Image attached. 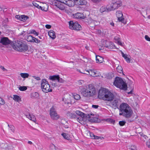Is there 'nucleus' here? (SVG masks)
Here are the masks:
<instances>
[{"mask_svg": "<svg viewBox=\"0 0 150 150\" xmlns=\"http://www.w3.org/2000/svg\"><path fill=\"white\" fill-rule=\"evenodd\" d=\"M86 133L87 134H89V137H91L92 139H93V138L95 137V135H94L93 133L92 132H91L89 131H86Z\"/></svg>", "mask_w": 150, "mask_h": 150, "instance_id": "nucleus-31", "label": "nucleus"}, {"mask_svg": "<svg viewBox=\"0 0 150 150\" xmlns=\"http://www.w3.org/2000/svg\"><path fill=\"white\" fill-rule=\"evenodd\" d=\"M35 42L37 43H42V41L35 38V39H34V41H33V42Z\"/></svg>", "mask_w": 150, "mask_h": 150, "instance_id": "nucleus-44", "label": "nucleus"}, {"mask_svg": "<svg viewBox=\"0 0 150 150\" xmlns=\"http://www.w3.org/2000/svg\"><path fill=\"white\" fill-rule=\"evenodd\" d=\"M11 42V41L9 40L8 38L3 37L1 38L0 40V43L4 45H8Z\"/></svg>", "mask_w": 150, "mask_h": 150, "instance_id": "nucleus-10", "label": "nucleus"}, {"mask_svg": "<svg viewBox=\"0 0 150 150\" xmlns=\"http://www.w3.org/2000/svg\"><path fill=\"white\" fill-rule=\"evenodd\" d=\"M16 18L19 20L23 21L25 22L26 21L28 18V17L25 15H16L15 16Z\"/></svg>", "mask_w": 150, "mask_h": 150, "instance_id": "nucleus-13", "label": "nucleus"}, {"mask_svg": "<svg viewBox=\"0 0 150 150\" xmlns=\"http://www.w3.org/2000/svg\"><path fill=\"white\" fill-rule=\"evenodd\" d=\"M130 150H137L136 146L134 145H132L129 148Z\"/></svg>", "mask_w": 150, "mask_h": 150, "instance_id": "nucleus-49", "label": "nucleus"}, {"mask_svg": "<svg viewBox=\"0 0 150 150\" xmlns=\"http://www.w3.org/2000/svg\"><path fill=\"white\" fill-rule=\"evenodd\" d=\"M81 73L86 74L87 75H90V73H89V70L87 71H84L83 72H81L79 71Z\"/></svg>", "mask_w": 150, "mask_h": 150, "instance_id": "nucleus-53", "label": "nucleus"}, {"mask_svg": "<svg viewBox=\"0 0 150 150\" xmlns=\"http://www.w3.org/2000/svg\"><path fill=\"white\" fill-rule=\"evenodd\" d=\"M110 24L112 26H114V24L113 22H110Z\"/></svg>", "mask_w": 150, "mask_h": 150, "instance_id": "nucleus-63", "label": "nucleus"}, {"mask_svg": "<svg viewBox=\"0 0 150 150\" xmlns=\"http://www.w3.org/2000/svg\"><path fill=\"white\" fill-rule=\"evenodd\" d=\"M14 46L15 50L20 52H25L28 50L27 45L22 41L17 40L15 42Z\"/></svg>", "mask_w": 150, "mask_h": 150, "instance_id": "nucleus-5", "label": "nucleus"}, {"mask_svg": "<svg viewBox=\"0 0 150 150\" xmlns=\"http://www.w3.org/2000/svg\"><path fill=\"white\" fill-rule=\"evenodd\" d=\"M146 145L149 148H150V139L146 142Z\"/></svg>", "mask_w": 150, "mask_h": 150, "instance_id": "nucleus-52", "label": "nucleus"}, {"mask_svg": "<svg viewBox=\"0 0 150 150\" xmlns=\"http://www.w3.org/2000/svg\"><path fill=\"white\" fill-rule=\"evenodd\" d=\"M98 107H99V106L98 105H92V107L94 108L97 109V108H98Z\"/></svg>", "mask_w": 150, "mask_h": 150, "instance_id": "nucleus-57", "label": "nucleus"}, {"mask_svg": "<svg viewBox=\"0 0 150 150\" xmlns=\"http://www.w3.org/2000/svg\"><path fill=\"white\" fill-rule=\"evenodd\" d=\"M8 127H9L10 128V130L13 132H14V127L12 125H10V126L8 124Z\"/></svg>", "mask_w": 150, "mask_h": 150, "instance_id": "nucleus-43", "label": "nucleus"}, {"mask_svg": "<svg viewBox=\"0 0 150 150\" xmlns=\"http://www.w3.org/2000/svg\"><path fill=\"white\" fill-rule=\"evenodd\" d=\"M120 115H122L126 118H130L132 117L133 112L131 107L126 103H122L120 106Z\"/></svg>", "mask_w": 150, "mask_h": 150, "instance_id": "nucleus-2", "label": "nucleus"}, {"mask_svg": "<svg viewBox=\"0 0 150 150\" xmlns=\"http://www.w3.org/2000/svg\"><path fill=\"white\" fill-rule=\"evenodd\" d=\"M126 122L125 121H120L119 122V124L120 126H123L125 125Z\"/></svg>", "mask_w": 150, "mask_h": 150, "instance_id": "nucleus-45", "label": "nucleus"}, {"mask_svg": "<svg viewBox=\"0 0 150 150\" xmlns=\"http://www.w3.org/2000/svg\"><path fill=\"white\" fill-rule=\"evenodd\" d=\"M116 16L119 21L125 24L126 23V22L125 21L124 18H122L123 15L121 11H117L116 12Z\"/></svg>", "mask_w": 150, "mask_h": 150, "instance_id": "nucleus-9", "label": "nucleus"}, {"mask_svg": "<svg viewBox=\"0 0 150 150\" xmlns=\"http://www.w3.org/2000/svg\"><path fill=\"white\" fill-rule=\"evenodd\" d=\"M115 48V46L114 45V44L111 42H110V44L109 46V49H114Z\"/></svg>", "mask_w": 150, "mask_h": 150, "instance_id": "nucleus-39", "label": "nucleus"}, {"mask_svg": "<svg viewBox=\"0 0 150 150\" xmlns=\"http://www.w3.org/2000/svg\"><path fill=\"white\" fill-rule=\"evenodd\" d=\"M133 89L130 92L128 93V94H131L132 93Z\"/></svg>", "mask_w": 150, "mask_h": 150, "instance_id": "nucleus-64", "label": "nucleus"}, {"mask_svg": "<svg viewBox=\"0 0 150 150\" xmlns=\"http://www.w3.org/2000/svg\"><path fill=\"white\" fill-rule=\"evenodd\" d=\"M76 113L77 115L80 116L82 117H85L86 115V114H84L79 110L76 111Z\"/></svg>", "mask_w": 150, "mask_h": 150, "instance_id": "nucleus-22", "label": "nucleus"}, {"mask_svg": "<svg viewBox=\"0 0 150 150\" xmlns=\"http://www.w3.org/2000/svg\"><path fill=\"white\" fill-rule=\"evenodd\" d=\"M145 38L146 40L148 41H150V38L148 35H145Z\"/></svg>", "mask_w": 150, "mask_h": 150, "instance_id": "nucleus-54", "label": "nucleus"}, {"mask_svg": "<svg viewBox=\"0 0 150 150\" xmlns=\"http://www.w3.org/2000/svg\"><path fill=\"white\" fill-rule=\"evenodd\" d=\"M57 81L58 82L62 83H64L65 82L64 80L62 78H60L59 76Z\"/></svg>", "mask_w": 150, "mask_h": 150, "instance_id": "nucleus-37", "label": "nucleus"}, {"mask_svg": "<svg viewBox=\"0 0 150 150\" xmlns=\"http://www.w3.org/2000/svg\"><path fill=\"white\" fill-rule=\"evenodd\" d=\"M34 6L37 8H38L40 9H42V8L40 6H39L38 4L36 3H33Z\"/></svg>", "mask_w": 150, "mask_h": 150, "instance_id": "nucleus-47", "label": "nucleus"}, {"mask_svg": "<svg viewBox=\"0 0 150 150\" xmlns=\"http://www.w3.org/2000/svg\"><path fill=\"white\" fill-rule=\"evenodd\" d=\"M31 97L34 98H36L39 96L38 93L36 92L33 93L31 95Z\"/></svg>", "mask_w": 150, "mask_h": 150, "instance_id": "nucleus-30", "label": "nucleus"}, {"mask_svg": "<svg viewBox=\"0 0 150 150\" xmlns=\"http://www.w3.org/2000/svg\"><path fill=\"white\" fill-rule=\"evenodd\" d=\"M74 98L76 100H79L80 98V96L79 94H75L74 95Z\"/></svg>", "mask_w": 150, "mask_h": 150, "instance_id": "nucleus-40", "label": "nucleus"}, {"mask_svg": "<svg viewBox=\"0 0 150 150\" xmlns=\"http://www.w3.org/2000/svg\"><path fill=\"white\" fill-rule=\"evenodd\" d=\"M0 68H1L2 69L3 71H5V70H6V69H5L3 66H1L0 67Z\"/></svg>", "mask_w": 150, "mask_h": 150, "instance_id": "nucleus-62", "label": "nucleus"}, {"mask_svg": "<svg viewBox=\"0 0 150 150\" xmlns=\"http://www.w3.org/2000/svg\"><path fill=\"white\" fill-rule=\"evenodd\" d=\"M20 75L22 77L24 78H28L29 76L28 73H21Z\"/></svg>", "mask_w": 150, "mask_h": 150, "instance_id": "nucleus-32", "label": "nucleus"}, {"mask_svg": "<svg viewBox=\"0 0 150 150\" xmlns=\"http://www.w3.org/2000/svg\"><path fill=\"white\" fill-rule=\"evenodd\" d=\"M117 71L120 73H123L122 68L121 66H118L116 68Z\"/></svg>", "mask_w": 150, "mask_h": 150, "instance_id": "nucleus-33", "label": "nucleus"}, {"mask_svg": "<svg viewBox=\"0 0 150 150\" xmlns=\"http://www.w3.org/2000/svg\"><path fill=\"white\" fill-rule=\"evenodd\" d=\"M81 93L85 97L93 96L96 93V89L92 85L90 84L82 89Z\"/></svg>", "mask_w": 150, "mask_h": 150, "instance_id": "nucleus-3", "label": "nucleus"}, {"mask_svg": "<svg viewBox=\"0 0 150 150\" xmlns=\"http://www.w3.org/2000/svg\"><path fill=\"white\" fill-rule=\"evenodd\" d=\"M109 121L111 123L114 124L115 123V120L112 119H110L109 120Z\"/></svg>", "mask_w": 150, "mask_h": 150, "instance_id": "nucleus-56", "label": "nucleus"}, {"mask_svg": "<svg viewBox=\"0 0 150 150\" xmlns=\"http://www.w3.org/2000/svg\"><path fill=\"white\" fill-rule=\"evenodd\" d=\"M88 73H90V76L94 77L99 76V74L98 72L94 69H89Z\"/></svg>", "mask_w": 150, "mask_h": 150, "instance_id": "nucleus-11", "label": "nucleus"}, {"mask_svg": "<svg viewBox=\"0 0 150 150\" xmlns=\"http://www.w3.org/2000/svg\"><path fill=\"white\" fill-rule=\"evenodd\" d=\"M67 115L69 117L71 118H75L76 117V115L75 114L68 113Z\"/></svg>", "mask_w": 150, "mask_h": 150, "instance_id": "nucleus-26", "label": "nucleus"}, {"mask_svg": "<svg viewBox=\"0 0 150 150\" xmlns=\"http://www.w3.org/2000/svg\"><path fill=\"white\" fill-rule=\"evenodd\" d=\"M95 137L93 138V139H104V138L103 137H98L97 136H95Z\"/></svg>", "mask_w": 150, "mask_h": 150, "instance_id": "nucleus-46", "label": "nucleus"}, {"mask_svg": "<svg viewBox=\"0 0 150 150\" xmlns=\"http://www.w3.org/2000/svg\"><path fill=\"white\" fill-rule=\"evenodd\" d=\"M59 76L58 75H54L52 76H50L49 77V79L52 81L58 80L59 78Z\"/></svg>", "mask_w": 150, "mask_h": 150, "instance_id": "nucleus-24", "label": "nucleus"}, {"mask_svg": "<svg viewBox=\"0 0 150 150\" xmlns=\"http://www.w3.org/2000/svg\"><path fill=\"white\" fill-rule=\"evenodd\" d=\"M93 115V114H91L90 115L89 114H86V115L85 117H86L89 121L91 122H94L96 121V118L94 117Z\"/></svg>", "mask_w": 150, "mask_h": 150, "instance_id": "nucleus-12", "label": "nucleus"}, {"mask_svg": "<svg viewBox=\"0 0 150 150\" xmlns=\"http://www.w3.org/2000/svg\"><path fill=\"white\" fill-rule=\"evenodd\" d=\"M115 39L116 40L117 42L118 45H121L122 46H123V43H122L120 41L119 38H115Z\"/></svg>", "mask_w": 150, "mask_h": 150, "instance_id": "nucleus-41", "label": "nucleus"}, {"mask_svg": "<svg viewBox=\"0 0 150 150\" xmlns=\"http://www.w3.org/2000/svg\"><path fill=\"white\" fill-rule=\"evenodd\" d=\"M69 28L71 30L73 29L74 23L73 21H71L69 22Z\"/></svg>", "mask_w": 150, "mask_h": 150, "instance_id": "nucleus-25", "label": "nucleus"}, {"mask_svg": "<svg viewBox=\"0 0 150 150\" xmlns=\"http://www.w3.org/2000/svg\"><path fill=\"white\" fill-rule=\"evenodd\" d=\"M50 149V150H56L55 146L53 144L51 145Z\"/></svg>", "mask_w": 150, "mask_h": 150, "instance_id": "nucleus-50", "label": "nucleus"}, {"mask_svg": "<svg viewBox=\"0 0 150 150\" xmlns=\"http://www.w3.org/2000/svg\"><path fill=\"white\" fill-rule=\"evenodd\" d=\"M48 35L52 39H54L56 38L55 33L52 30H50L48 32Z\"/></svg>", "mask_w": 150, "mask_h": 150, "instance_id": "nucleus-17", "label": "nucleus"}, {"mask_svg": "<svg viewBox=\"0 0 150 150\" xmlns=\"http://www.w3.org/2000/svg\"><path fill=\"white\" fill-rule=\"evenodd\" d=\"M77 4L80 5H86L87 3V2L85 0H74Z\"/></svg>", "mask_w": 150, "mask_h": 150, "instance_id": "nucleus-14", "label": "nucleus"}, {"mask_svg": "<svg viewBox=\"0 0 150 150\" xmlns=\"http://www.w3.org/2000/svg\"><path fill=\"white\" fill-rule=\"evenodd\" d=\"M45 27L49 29L51 28V26L49 25H45Z\"/></svg>", "mask_w": 150, "mask_h": 150, "instance_id": "nucleus-58", "label": "nucleus"}, {"mask_svg": "<svg viewBox=\"0 0 150 150\" xmlns=\"http://www.w3.org/2000/svg\"><path fill=\"white\" fill-rule=\"evenodd\" d=\"M128 83L129 84V85H131L132 83V82L130 80H129Z\"/></svg>", "mask_w": 150, "mask_h": 150, "instance_id": "nucleus-60", "label": "nucleus"}, {"mask_svg": "<svg viewBox=\"0 0 150 150\" xmlns=\"http://www.w3.org/2000/svg\"><path fill=\"white\" fill-rule=\"evenodd\" d=\"M140 135L141 136V139L144 141H145V140L147 139L148 138V137L146 136L143 134L142 133H140Z\"/></svg>", "mask_w": 150, "mask_h": 150, "instance_id": "nucleus-29", "label": "nucleus"}, {"mask_svg": "<svg viewBox=\"0 0 150 150\" xmlns=\"http://www.w3.org/2000/svg\"><path fill=\"white\" fill-rule=\"evenodd\" d=\"M111 42L105 41L104 42L103 45L106 47L109 48V46Z\"/></svg>", "mask_w": 150, "mask_h": 150, "instance_id": "nucleus-27", "label": "nucleus"}, {"mask_svg": "<svg viewBox=\"0 0 150 150\" xmlns=\"http://www.w3.org/2000/svg\"><path fill=\"white\" fill-rule=\"evenodd\" d=\"M26 38L28 41L33 42L34 41V39H35V38L31 35H28Z\"/></svg>", "mask_w": 150, "mask_h": 150, "instance_id": "nucleus-21", "label": "nucleus"}, {"mask_svg": "<svg viewBox=\"0 0 150 150\" xmlns=\"http://www.w3.org/2000/svg\"><path fill=\"white\" fill-rule=\"evenodd\" d=\"M33 77L36 79L37 80L39 81L40 80V79L39 77L36 76H33Z\"/></svg>", "mask_w": 150, "mask_h": 150, "instance_id": "nucleus-55", "label": "nucleus"}, {"mask_svg": "<svg viewBox=\"0 0 150 150\" xmlns=\"http://www.w3.org/2000/svg\"><path fill=\"white\" fill-rule=\"evenodd\" d=\"M103 58L99 56H96V61L97 63H101L103 61Z\"/></svg>", "mask_w": 150, "mask_h": 150, "instance_id": "nucleus-18", "label": "nucleus"}, {"mask_svg": "<svg viewBox=\"0 0 150 150\" xmlns=\"http://www.w3.org/2000/svg\"><path fill=\"white\" fill-rule=\"evenodd\" d=\"M95 2L99 1L100 0H91Z\"/></svg>", "mask_w": 150, "mask_h": 150, "instance_id": "nucleus-61", "label": "nucleus"}, {"mask_svg": "<svg viewBox=\"0 0 150 150\" xmlns=\"http://www.w3.org/2000/svg\"><path fill=\"white\" fill-rule=\"evenodd\" d=\"M84 83V81L82 80H79L77 82V83L79 85H82V84L83 83Z\"/></svg>", "mask_w": 150, "mask_h": 150, "instance_id": "nucleus-48", "label": "nucleus"}, {"mask_svg": "<svg viewBox=\"0 0 150 150\" xmlns=\"http://www.w3.org/2000/svg\"><path fill=\"white\" fill-rule=\"evenodd\" d=\"M98 97L105 101H111L110 105L112 108L116 109L119 105V100L117 99L113 100L114 98V94L108 89L105 88H101L99 91Z\"/></svg>", "mask_w": 150, "mask_h": 150, "instance_id": "nucleus-1", "label": "nucleus"}, {"mask_svg": "<svg viewBox=\"0 0 150 150\" xmlns=\"http://www.w3.org/2000/svg\"><path fill=\"white\" fill-rule=\"evenodd\" d=\"M74 28L73 30L78 31L80 30L81 29V26L77 22H75L74 23Z\"/></svg>", "mask_w": 150, "mask_h": 150, "instance_id": "nucleus-16", "label": "nucleus"}, {"mask_svg": "<svg viewBox=\"0 0 150 150\" xmlns=\"http://www.w3.org/2000/svg\"><path fill=\"white\" fill-rule=\"evenodd\" d=\"M50 114L51 118L53 120H57L59 118V116L56 112L54 107H52L50 110Z\"/></svg>", "mask_w": 150, "mask_h": 150, "instance_id": "nucleus-8", "label": "nucleus"}, {"mask_svg": "<svg viewBox=\"0 0 150 150\" xmlns=\"http://www.w3.org/2000/svg\"><path fill=\"white\" fill-rule=\"evenodd\" d=\"M30 33L33 34L37 36L38 35V33L35 30H31Z\"/></svg>", "mask_w": 150, "mask_h": 150, "instance_id": "nucleus-51", "label": "nucleus"}, {"mask_svg": "<svg viewBox=\"0 0 150 150\" xmlns=\"http://www.w3.org/2000/svg\"><path fill=\"white\" fill-rule=\"evenodd\" d=\"M5 103L4 100L2 98L0 97V105H3Z\"/></svg>", "mask_w": 150, "mask_h": 150, "instance_id": "nucleus-42", "label": "nucleus"}, {"mask_svg": "<svg viewBox=\"0 0 150 150\" xmlns=\"http://www.w3.org/2000/svg\"><path fill=\"white\" fill-rule=\"evenodd\" d=\"M121 54L123 57L127 62L128 63H130V59L127 57V55L124 54L122 52H121Z\"/></svg>", "mask_w": 150, "mask_h": 150, "instance_id": "nucleus-19", "label": "nucleus"}, {"mask_svg": "<svg viewBox=\"0 0 150 150\" xmlns=\"http://www.w3.org/2000/svg\"><path fill=\"white\" fill-rule=\"evenodd\" d=\"M13 99L15 101L18 102L21 101V98L18 96L17 95H13Z\"/></svg>", "mask_w": 150, "mask_h": 150, "instance_id": "nucleus-20", "label": "nucleus"}, {"mask_svg": "<svg viewBox=\"0 0 150 150\" xmlns=\"http://www.w3.org/2000/svg\"><path fill=\"white\" fill-rule=\"evenodd\" d=\"M41 88L42 91L45 93H47L52 91V89L50 88V86L48 82L45 79L42 80Z\"/></svg>", "mask_w": 150, "mask_h": 150, "instance_id": "nucleus-6", "label": "nucleus"}, {"mask_svg": "<svg viewBox=\"0 0 150 150\" xmlns=\"http://www.w3.org/2000/svg\"><path fill=\"white\" fill-rule=\"evenodd\" d=\"M19 89L21 91H25L27 90V88L26 86H20L19 87Z\"/></svg>", "mask_w": 150, "mask_h": 150, "instance_id": "nucleus-35", "label": "nucleus"}, {"mask_svg": "<svg viewBox=\"0 0 150 150\" xmlns=\"http://www.w3.org/2000/svg\"><path fill=\"white\" fill-rule=\"evenodd\" d=\"M62 136L65 139L69 140L70 139V137L68 134H67L66 133H63L62 134Z\"/></svg>", "mask_w": 150, "mask_h": 150, "instance_id": "nucleus-28", "label": "nucleus"}, {"mask_svg": "<svg viewBox=\"0 0 150 150\" xmlns=\"http://www.w3.org/2000/svg\"><path fill=\"white\" fill-rule=\"evenodd\" d=\"M91 23L93 24L94 25L96 26L99 24L100 22L98 21H95V20H92Z\"/></svg>", "mask_w": 150, "mask_h": 150, "instance_id": "nucleus-34", "label": "nucleus"}, {"mask_svg": "<svg viewBox=\"0 0 150 150\" xmlns=\"http://www.w3.org/2000/svg\"><path fill=\"white\" fill-rule=\"evenodd\" d=\"M122 5V3L120 1H117L116 2L112 1V3L111 5H107L106 7V9H115L120 7Z\"/></svg>", "mask_w": 150, "mask_h": 150, "instance_id": "nucleus-7", "label": "nucleus"}, {"mask_svg": "<svg viewBox=\"0 0 150 150\" xmlns=\"http://www.w3.org/2000/svg\"><path fill=\"white\" fill-rule=\"evenodd\" d=\"M26 117L28 118L30 120H31L34 122L36 121V119L34 115L32 114L29 113L26 115Z\"/></svg>", "mask_w": 150, "mask_h": 150, "instance_id": "nucleus-15", "label": "nucleus"}, {"mask_svg": "<svg viewBox=\"0 0 150 150\" xmlns=\"http://www.w3.org/2000/svg\"><path fill=\"white\" fill-rule=\"evenodd\" d=\"M64 11V12H65V13H67L68 14V15H70L71 16H73V14H73L72 13V12L71 11H69V10H63Z\"/></svg>", "mask_w": 150, "mask_h": 150, "instance_id": "nucleus-36", "label": "nucleus"}, {"mask_svg": "<svg viewBox=\"0 0 150 150\" xmlns=\"http://www.w3.org/2000/svg\"><path fill=\"white\" fill-rule=\"evenodd\" d=\"M114 84L117 87L121 89L125 90L127 89L126 83L121 78L118 77L115 78L114 82Z\"/></svg>", "mask_w": 150, "mask_h": 150, "instance_id": "nucleus-4", "label": "nucleus"}, {"mask_svg": "<svg viewBox=\"0 0 150 150\" xmlns=\"http://www.w3.org/2000/svg\"><path fill=\"white\" fill-rule=\"evenodd\" d=\"M85 48H86V50H89L90 47H89V46H88L86 45V46L85 47Z\"/></svg>", "mask_w": 150, "mask_h": 150, "instance_id": "nucleus-59", "label": "nucleus"}, {"mask_svg": "<svg viewBox=\"0 0 150 150\" xmlns=\"http://www.w3.org/2000/svg\"><path fill=\"white\" fill-rule=\"evenodd\" d=\"M73 16L74 17L77 18H82L83 15L82 14L77 13L73 14Z\"/></svg>", "mask_w": 150, "mask_h": 150, "instance_id": "nucleus-23", "label": "nucleus"}, {"mask_svg": "<svg viewBox=\"0 0 150 150\" xmlns=\"http://www.w3.org/2000/svg\"><path fill=\"white\" fill-rule=\"evenodd\" d=\"M6 146V148H7L8 149H13V146L11 145V144H5Z\"/></svg>", "mask_w": 150, "mask_h": 150, "instance_id": "nucleus-38", "label": "nucleus"}]
</instances>
